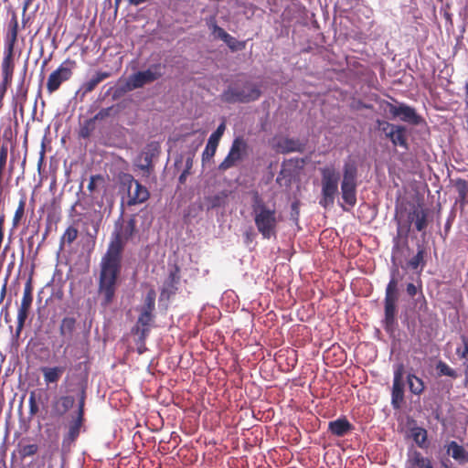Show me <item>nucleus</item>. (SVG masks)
Segmentation results:
<instances>
[{"label": "nucleus", "instance_id": "obj_12", "mask_svg": "<svg viewBox=\"0 0 468 468\" xmlns=\"http://www.w3.org/2000/svg\"><path fill=\"white\" fill-rule=\"evenodd\" d=\"M387 104L388 112L394 118L399 117L401 121L412 125H420L424 122L423 118L416 112L413 107L405 103H400L398 106L390 102H388Z\"/></svg>", "mask_w": 468, "mask_h": 468}, {"label": "nucleus", "instance_id": "obj_6", "mask_svg": "<svg viewBox=\"0 0 468 468\" xmlns=\"http://www.w3.org/2000/svg\"><path fill=\"white\" fill-rule=\"evenodd\" d=\"M164 65L157 63L151 65L147 69L138 71L131 75L126 82L129 90L144 87L145 84L152 83L163 76Z\"/></svg>", "mask_w": 468, "mask_h": 468}, {"label": "nucleus", "instance_id": "obj_46", "mask_svg": "<svg viewBox=\"0 0 468 468\" xmlns=\"http://www.w3.org/2000/svg\"><path fill=\"white\" fill-rule=\"evenodd\" d=\"M224 42L228 45L231 51L242 50L245 48L246 46V43L244 41H239L230 35H229L228 37L224 39Z\"/></svg>", "mask_w": 468, "mask_h": 468}, {"label": "nucleus", "instance_id": "obj_60", "mask_svg": "<svg viewBox=\"0 0 468 468\" xmlns=\"http://www.w3.org/2000/svg\"><path fill=\"white\" fill-rule=\"evenodd\" d=\"M139 353H140V354H141V353H143V348H140V349H139Z\"/></svg>", "mask_w": 468, "mask_h": 468}, {"label": "nucleus", "instance_id": "obj_48", "mask_svg": "<svg viewBox=\"0 0 468 468\" xmlns=\"http://www.w3.org/2000/svg\"><path fill=\"white\" fill-rule=\"evenodd\" d=\"M38 451L37 444H27L24 445L20 450V455L22 458L30 457L35 455Z\"/></svg>", "mask_w": 468, "mask_h": 468}, {"label": "nucleus", "instance_id": "obj_30", "mask_svg": "<svg viewBox=\"0 0 468 468\" xmlns=\"http://www.w3.org/2000/svg\"><path fill=\"white\" fill-rule=\"evenodd\" d=\"M282 153L303 152L304 145L297 139L284 138L279 144Z\"/></svg>", "mask_w": 468, "mask_h": 468}, {"label": "nucleus", "instance_id": "obj_27", "mask_svg": "<svg viewBox=\"0 0 468 468\" xmlns=\"http://www.w3.org/2000/svg\"><path fill=\"white\" fill-rule=\"evenodd\" d=\"M14 72V61L13 56L5 55L2 62V73H3V89L5 85L10 84L12 81Z\"/></svg>", "mask_w": 468, "mask_h": 468}, {"label": "nucleus", "instance_id": "obj_43", "mask_svg": "<svg viewBox=\"0 0 468 468\" xmlns=\"http://www.w3.org/2000/svg\"><path fill=\"white\" fill-rule=\"evenodd\" d=\"M78 229L75 227L69 226L64 231L60 239V243L71 244L78 238Z\"/></svg>", "mask_w": 468, "mask_h": 468}, {"label": "nucleus", "instance_id": "obj_28", "mask_svg": "<svg viewBox=\"0 0 468 468\" xmlns=\"http://www.w3.org/2000/svg\"><path fill=\"white\" fill-rule=\"evenodd\" d=\"M110 77L109 72L98 71L90 80L85 81L81 90L84 93L91 92L101 81Z\"/></svg>", "mask_w": 468, "mask_h": 468}, {"label": "nucleus", "instance_id": "obj_18", "mask_svg": "<svg viewBox=\"0 0 468 468\" xmlns=\"http://www.w3.org/2000/svg\"><path fill=\"white\" fill-rule=\"evenodd\" d=\"M226 125L220 123L217 130L209 136L207 146L202 154V162L209 161L216 154L219 140L224 133Z\"/></svg>", "mask_w": 468, "mask_h": 468}, {"label": "nucleus", "instance_id": "obj_21", "mask_svg": "<svg viewBox=\"0 0 468 468\" xmlns=\"http://www.w3.org/2000/svg\"><path fill=\"white\" fill-rule=\"evenodd\" d=\"M321 185L338 186L339 173L334 165H327L320 168Z\"/></svg>", "mask_w": 468, "mask_h": 468}, {"label": "nucleus", "instance_id": "obj_23", "mask_svg": "<svg viewBox=\"0 0 468 468\" xmlns=\"http://www.w3.org/2000/svg\"><path fill=\"white\" fill-rule=\"evenodd\" d=\"M322 186V197L319 200V205L324 208L332 207L335 202V196L338 193V186L321 185Z\"/></svg>", "mask_w": 468, "mask_h": 468}, {"label": "nucleus", "instance_id": "obj_53", "mask_svg": "<svg viewBox=\"0 0 468 468\" xmlns=\"http://www.w3.org/2000/svg\"><path fill=\"white\" fill-rule=\"evenodd\" d=\"M189 174V171H188V167H186V169H185L182 174L179 176V182L181 184H184L186 182V176H188Z\"/></svg>", "mask_w": 468, "mask_h": 468}, {"label": "nucleus", "instance_id": "obj_58", "mask_svg": "<svg viewBox=\"0 0 468 468\" xmlns=\"http://www.w3.org/2000/svg\"><path fill=\"white\" fill-rule=\"evenodd\" d=\"M442 466H443L444 468H451V467H450L446 463H443V462H442Z\"/></svg>", "mask_w": 468, "mask_h": 468}, {"label": "nucleus", "instance_id": "obj_7", "mask_svg": "<svg viewBox=\"0 0 468 468\" xmlns=\"http://www.w3.org/2000/svg\"><path fill=\"white\" fill-rule=\"evenodd\" d=\"M76 62L69 58L63 61L58 69L50 73L47 80V90L49 94L57 91L62 83L71 79Z\"/></svg>", "mask_w": 468, "mask_h": 468}, {"label": "nucleus", "instance_id": "obj_3", "mask_svg": "<svg viewBox=\"0 0 468 468\" xmlns=\"http://www.w3.org/2000/svg\"><path fill=\"white\" fill-rule=\"evenodd\" d=\"M398 270H394L393 274L386 287L385 299H384V327L387 332H392L397 324L396 303L399 300V281L395 277Z\"/></svg>", "mask_w": 468, "mask_h": 468}, {"label": "nucleus", "instance_id": "obj_54", "mask_svg": "<svg viewBox=\"0 0 468 468\" xmlns=\"http://www.w3.org/2000/svg\"><path fill=\"white\" fill-rule=\"evenodd\" d=\"M465 109H468V81L465 83Z\"/></svg>", "mask_w": 468, "mask_h": 468}, {"label": "nucleus", "instance_id": "obj_4", "mask_svg": "<svg viewBox=\"0 0 468 468\" xmlns=\"http://www.w3.org/2000/svg\"><path fill=\"white\" fill-rule=\"evenodd\" d=\"M261 95L259 85L245 81L241 87L229 86L221 94V100L227 103H249L257 101Z\"/></svg>", "mask_w": 468, "mask_h": 468}, {"label": "nucleus", "instance_id": "obj_25", "mask_svg": "<svg viewBox=\"0 0 468 468\" xmlns=\"http://www.w3.org/2000/svg\"><path fill=\"white\" fill-rule=\"evenodd\" d=\"M75 399L71 396H62L52 405V412L56 416L64 415L74 405Z\"/></svg>", "mask_w": 468, "mask_h": 468}, {"label": "nucleus", "instance_id": "obj_2", "mask_svg": "<svg viewBox=\"0 0 468 468\" xmlns=\"http://www.w3.org/2000/svg\"><path fill=\"white\" fill-rule=\"evenodd\" d=\"M251 209L254 223L264 239L275 236L279 219L275 207H269L258 191L251 192Z\"/></svg>", "mask_w": 468, "mask_h": 468}, {"label": "nucleus", "instance_id": "obj_15", "mask_svg": "<svg viewBox=\"0 0 468 468\" xmlns=\"http://www.w3.org/2000/svg\"><path fill=\"white\" fill-rule=\"evenodd\" d=\"M154 321V312L140 309V314L135 325L132 329V332L139 336V340L142 343H144L145 339L149 335Z\"/></svg>", "mask_w": 468, "mask_h": 468}, {"label": "nucleus", "instance_id": "obj_29", "mask_svg": "<svg viewBox=\"0 0 468 468\" xmlns=\"http://www.w3.org/2000/svg\"><path fill=\"white\" fill-rule=\"evenodd\" d=\"M18 33V21L16 16L14 14L9 24V30L7 33V40H8V50L5 55L13 56V48L14 45L17 38Z\"/></svg>", "mask_w": 468, "mask_h": 468}, {"label": "nucleus", "instance_id": "obj_26", "mask_svg": "<svg viewBox=\"0 0 468 468\" xmlns=\"http://www.w3.org/2000/svg\"><path fill=\"white\" fill-rule=\"evenodd\" d=\"M40 371L43 374L44 381L47 384L57 383L65 371L63 367H42Z\"/></svg>", "mask_w": 468, "mask_h": 468}, {"label": "nucleus", "instance_id": "obj_31", "mask_svg": "<svg viewBox=\"0 0 468 468\" xmlns=\"http://www.w3.org/2000/svg\"><path fill=\"white\" fill-rule=\"evenodd\" d=\"M414 226L417 231L422 232L428 226V209L420 205L417 206V214L414 215Z\"/></svg>", "mask_w": 468, "mask_h": 468}, {"label": "nucleus", "instance_id": "obj_41", "mask_svg": "<svg viewBox=\"0 0 468 468\" xmlns=\"http://www.w3.org/2000/svg\"><path fill=\"white\" fill-rule=\"evenodd\" d=\"M94 130L95 121L92 118H90L86 120L84 123L81 125L79 134L81 138L87 139L91 135Z\"/></svg>", "mask_w": 468, "mask_h": 468}, {"label": "nucleus", "instance_id": "obj_20", "mask_svg": "<svg viewBox=\"0 0 468 468\" xmlns=\"http://www.w3.org/2000/svg\"><path fill=\"white\" fill-rule=\"evenodd\" d=\"M444 448L448 455H451L459 464L468 463V452L455 441L448 442Z\"/></svg>", "mask_w": 468, "mask_h": 468}, {"label": "nucleus", "instance_id": "obj_57", "mask_svg": "<svg viewBox=\"0 0 468 468\" xmlns=\"http://www.w3.org/2000/svg\"><path fill=\"white\" fill-rule=\"evenodd\" d=\"M122 2V0H115L114 3H115V7L118 8L120 3Z\"/></svg>", "mask_w": 468, "mask_h": 468}, {"label": "nucleus", "instance_id": "obj_5", "mask_svg": "<svg viewBox=\"0 0 468 468\" xmlns=\"http://www.w3.org/2000/svg\"><path fill=\"white\" fill-rule=\"evenodd\" d=\"M120 184L122 188L128 192L127 206L129 207L142 204L150 197L148 189L130 174L120 176Z\"/></svg>", "mask_w": 468, "mask_h": 468}, {"label": "nucleus", "instance_id": "obj_35", "mask_svg": "<svg viewBox=\"0 0 468 468\" xmlns=\"http://www.w3.org/2000/svg\"><path fill=\"white\" fill-rule=\"evenodd\" d=\"M454 186L458 193L457 202H459L462 207H464L468 203V182L465 179L458 178L454 183Z\"/></svg>", "mask_w": 468, "mask_h": 468}, {"label": "nucleus", "instance_id": "obj_32", "mask_svg": "<svg viewBox=\"0 0 468 468\" xmlns=\"http://www.w3.org/2000/svg\"><path fill=\"white\" fill-rule=\"evenodd\" d=\"M407 383L410 391L414 395H420L425 390L424 381L415 374L410 373L407 376Z\"/></svg>", "mask_w": 468, "mask_h": 468}, {"label": "nucleus", "instance_id": "obj_59", "mask_svg": "<svg viewBox=\"0 0 468 468\" xmlns=\"http://www.w3.org/2000/svg\"><path fill=\"white\" fill-rule=\"evenodd\" d=\"M139 353H140V354H141V353H143V348H140V349H139Z\"/></svg>", "mask_w": 468, "mask_h": 468}, {"label": "nucleus", "instance_id": "obj_34", "mask_svg": "<svg viewBox=\"0 0 468 468\" xmlns=\"http://www.w3.org/2000/svg\"><path fill=\"white\" fill-rule=\"evenodd\" d=\"M411 467L417 468H433L431 461L424 457L420 452L414 451L409 458Z\"/></svg>", "mask_w": 468, "mask_h": 468}, {"label": "nucleus", "instance_id": "obj_9", "mask_svg": "<svg viewBox=\"0 0 468 468\" xmlns=\"http://www.w3.org/2000/svg\"><path fill=\"white\" fill-rule=\"evenodd\" d=\"M377 123L378 130L385 133L386 138L389 139L394 146L408 149L407 130L404 126L382 120H378Z\"/></svg>", "mask_w": 468, "mask_h": 468}, {"label": "nucleus", "instance_id": "obj_10", "mask_svg": "<svg viewBox=\"0 0 468 468\" xmlns=\"http://www.w3.org/2000/svg\"><path fill=\"white\" fill-rule=\"evenodd\" d=\"M33 303V286L31 279H28L25 283L23 297L21 301L20 307L17 312V325L16 329V335L19 337L23 327L25 325V322L28 317L29 311L31 309V305Z\"/></svg>", "mask_w": 468, "mask_h": 468}, {"label": "nucleus", "instance_id": "obj_44", "mask_svg": "<svg viewBox=\"0 0 468 468\" xmlns=\"http://www.w3.org/2000/svg\"><path fill=\"white\" fill-rule=\"evenodd\" d=\"M155 291L154 289L149 290L144 298V305L140 309L154 312L155 309Z\"/></svg>", "mask_w": 468, "mask_h": 468}, {"label": "nucleus", "instance_id": "obj_13", "mask_svg": "<svg viewBox=\"0 0 468 468\" xmlns=\"http://www.w3.org/2000/svg\"><path fill=\"white\" fill-rule=\"evenodd\" d=\"M404 366L399 364L394 370V378L391 391V404L398 410L404 401V383H403Z\"/></svg>", "mask_w": 468, "mask_h": 468}, {"label": "nucleus", "instance_id": "obj_37", "mask_svg": "<svg viewBox=\"0 0 468 468\" xmlns=\"http://www.w3.org/2000/svg\"><path fill=\"white\" fill-rule=\"evenodd\" d=\"M463 347L456 348V355L463 360V366L464 367L465 374H468V337L465 335L461 336Z\"/></svg>", "mask_w": 468, "mask_h": 468}, {"label": "nucleus", "instance_id": "obj_51", "mask_svg": "<svg viewBox=\"0 0 468 468\" xmlns=\"http://www.w3.org/2000/svg\"><path fill=\"white\" fill-rule=\"evenodd\" d=\"M406 292L409 294V296H410V297H414L415 295H417L420 292V294L424 299V296L422 293L421 282H420L419 285H415L414 283H411V282L408 283L407 287H406Z\"/></svg>", "mask_w": 468, "mask_h": 468}, {"label": "nucleus", "instance_id": "obj_17", "mask_svg": "<svg viewBox=\"0 0 468 468\" xmlns=\"http://www.w3.org/2000/svg\"><path fill=\"white\" fill-rule=\"evenodd\" d=\"M84 399L85 395L84 392L81 395L80 405H79V414L76 420L69 425L68 433L65 435L63 439V444H71L74 442L80 435V427L82 425L83 420V408H84Z\"/></svg>", "mask_w": 468, "mask_h": 468}, {"label": "nucleus", "instance_id": "obj_55", "mask_svg": "<svg viewBox=\"0 0 468 468\" xmlns=\"http://www.w3.org/2000/svg\"><path fill=\"white\" fill-rule=\"evenodd\" d=\"M5 292H6V288H5V285H4L2 288V291H1V300H3L4 297L5 296Z\"/></svg>", "mask_w": 468, "mask_h": 468}, {"label": "nucleus", "instance_id": "obj_52", "mask_svg": "<svg viewBox=\"0 0 468 468\" xmlns=\"http://www.w3.org/2000/svg\"><path fill=\"white\" fill-rule=\"evenodd\" d=\"M300 201L295 200L291 205V219L295 223L298 224L299 222V217H300Z\"/></svg>", "mask_w": 468, "mask_h": 468}, {"label": "nucleus", "instance_id": "obj_50", "mask_svg": "<svg viewBox=\"0 0 468 468\" xmlns=\"http://www.w3.org/2000/svg\"><path fill=\"white\" fill-rule=\"evenodd\" d=\"M28 405H29V415H30V417H33L39 410L38 405L37 403L36 392L35 391H31L30 394H29Z\"/></svg>", "mask_w": 468, "mask_h": 468}, {"label": "nucleus", "instance_id": "obj_49", "mask_svg": "<svg viewBox=\"0 0 468 468\" xmlns=\"http://www.w3.org/2000/svg\"><path fill=\"white\" fill-rule=\"evenodd\" d=\"M209 27L212 29V34L221 40L224 41L226 37L229 35L228 32H226L222 27L217 25L216 21L211 23L209 25Z\"/></svg>", "mask_w": 468, "mask_h": 468}, {"label": "nucleus", "instance_id": "obj_16", "mask_svg": "<svg viewBox=\"0 0 468 468\" xmlns=\"http://www.w3.org/2000/svg\"><path fill=\"white\" fill-rule=\"evenodd\" d=\"M159 153V146L152 143L140 154L136 165L144 172L150 173L153 169V158Z\"/></svg>", "mask_w": 468, "mask_h": 468}, {"label": "nucleus", "instance_id": "obj_39", "mask_svg": "<svg viewBox=\"0 0 468 468\" xmlns=\"http://www.w3.org/2000/svg\"><path fill=\"white\" fill-rule=\"evenodd\" d=\"M118 114V109L112 105L107 108L101 109L93 117L92 119L96 121H102L109 117H112L114 115Z\"/></svg>", "mask_w": 468, "mask_h": 468}, {"label": "nucleus", "instance_id": "obj_24", "mask_svg": "<svg viewBox=\"0 0 468 468\" xmlns=\"http://www.w3.org/2000/svg\"><path fill=\"white\" fill-rule=\"evenodd\" d=\"M356 187L357 183L341 182L342 198L352 207L356 203Z\"/></svg>", "mask_w": 468, "mask_h": 468}, {"label": "nucleus", "instance_id": "obj_14", "mask_svg": "<svg viewBox=\"0 0 468 468\" xmlns=\"http://www.w3.org/2000/svg\"><path fill=\"white\" fill-rule=\"evenodd\" d=\"M180 267L176 264L170 269L168 276L165 280L160 292V300H169L178 291L181 279Z\"/></svg>", "mask_w": 468, "mask_h": 468}, {"label": "nucleus", "instance_id": "obj_47", "mask_svg": "<svg viewBox=\"0 0 468 468\" xmlns=\"http://www.w3.org/2000/svg\"><path fill=\"white\" fill-rule=\"evenodd\" d=\"M98 184H104V177L101 175H94L90 177V181L88 184V190L92 194L97 189Z\"/></svg>", "mask_w": 468, "mask_h": 468}, {"label": "nucleus", "instance_id": "obj_19", "mask_svg": "<svg viewBox=\"0 0 468 468\" xmlns=\"http://www.w3.org/2000/svg\"><path fill=\"white\" fill-rule=\"evenodd\" d=\"M354 430V426L346 419L341 417L328 423V431L335 436L343 437L350 433Z\"/></svg>", "mask_w": 468, "mask_h": 468}, {"label": "nucleus", "instance_id": "obj_45", "mask_svg": "<svg viewBox=\"0 0 468 468\" xmlns=\"http://www.w3.org/2000/svg\"><path fill=\"white\" fill-rule=\"evenodd\" d=\"M76 320L72 317H65L63 318L60 325V334L65 335L67 334L70 335L75 328Z\"/></svg>", "mask_w": 468, "mask_h": 468}, {"label": "nucleus", "instance_id": "obj_56", "mask_svg": "<svg viewBox=\"0 0 468 468\" xmlns=\"http://www.w3.org/2000/svg\"><path fill=\"white\" fill-rule=\"evenodd\" d=\"M31 2H32V0H26L25 5H24V12L27 9V7L29 6Z\"/></svg>", "mask_w": 468, "mask_h": 468}, {"label": "nucleus", "instance_id": "obj_38", "mask_svg": "<svg viewBox=\"0 0 468 468\" xmlns=\"http://www.w3.org/2000/svg\"><path fill=\"white\" fill-rule=\"evenodd\" d=\"M26 202H27V197L26 196H23L19 202H18V206L15 211V214H14V217H13V220H12V225H13V228H17L21 219L23 218L24 215H25V207H26Z\"/></svg>", "mask_w": 468, "mask_h": 468}, {"label": "nucleus", "instance_id": "obj_11", "mask_svg": "<svg viewBox=\"0 0 468 468\" xmlns=\"http://www.w3.org/2000/svg\"><path fill=\"white\" fill-rule=\"evenodd\" d=\"M413 214H417V206H413L412 209L408 213L406 224H402L401 218L399 216L395 217V220L397 221V235L393 238V253L400 250L401 241L403 246L407 245L410 226L413 224L415 218Z\"/></svg>", "mask_w": 468, "mask_h": 468}, {"label": "nucleus", "instance_id": "obj_33", "mask_svg": "<svg viewBox=\"0 0 468 468\" xmlns=\"http://www.w3.org/2000/svg\"><path fill=\"white\" fill-rule=\"evenodd\" d=\"M425 255V247L423 245H418L416 255L413 256L408 262L409 267L412 270H417L419 267H420L421 271L426 264V261L424 260Z\"/></svg>", "mask_w": 468, "mask_h": 468}, {"label": "nucleus", "instance_id": "obj_40", "mask_svg": "<svg viewBox=\"0 0 468 468\" xmlns=\"http://www.w3.org/2000/svg\"><path fill=\"white\" fill-rule=\"evenodd\" d=\"M412 438L418 446L423 448L427 441V431L418 427L412 430Z\"/></svg>", "mask_w": 468, "mask_h": 468}, {"label": "nucleus", "instance_id": "obj_22", "mask_svg": "<svg viewBox=\"0 0 468 468\" xmlns=\"http://www.w3.org/2000/svg\"><path fill=\"white\" fill-rule=\"evenodd\" d=\"M343 178L342 182L357 183V164L356 160L348 157L343 165Z\"/></svg>", "mask_w": 468, "mask_h": 468}, {"label": "nucleus", "instance_id": "obj_36", "mask_svg": "<svg viewBox=\"0 0 468 468\" xmlns=\"http://www.w3.org/2000/svg\"><path fill=\"white\" fill-rule=\"evenodd\" d=\"M7 146L3 144L2 146H0V197L2 196L4 190L3 181L7 162Z\"/></svg>", "mask_w": 468, "mask_h": 468}, {"label": "nucleus", "instance_id": "obj_1", "mask_svg": "<svg viewBox=\"0 0 468 468\" xmlns=\"http://www.w3.org/2000/svg\"><path fill=\"white\" fill-rule=\"evenodd\" d=\"M135 229L136 219L133 216L114 234L106 253L101 258L98 292L103 307L109 306L114 300L118 279L122 270L124 241L133 237Z\"/></svg>", "mask_w": 468, "mask_h": 468}, {"label": "nucleus", "instance_id": "obj_42", "mask_svg": "<svg viewBox=\"0 0 468 468\" xmlns=\"http://www.w3.org/2000/svg\"><path fill=\"white\" fill-rule=\"evenodd\" d=\"M436 369L438 371L439 376H447L452 378H456L458 377L456 371L450 367L445 362L439 361L436 365Z\"/></svg>", "mask_w": 468, "mask_h": 468}, {"label": "nucleus", "instance_id": "obj_8", "mask_svg": "<svg viewBox=\"0 0 468 468\" xmlns=\"http://www.w3.org/2000/svg\"><path fill=\"white\" fill-rule=\"evenodd\" d=\"M247 150L248 144L245 139L241 136L236 137L232 142L229 154L219 164L218 170L224 172L235 166L239 162L243 160L244 156L247 154Z\"/></svg>", "mask_w": 468, "mask_h": 468}]
</instances>
